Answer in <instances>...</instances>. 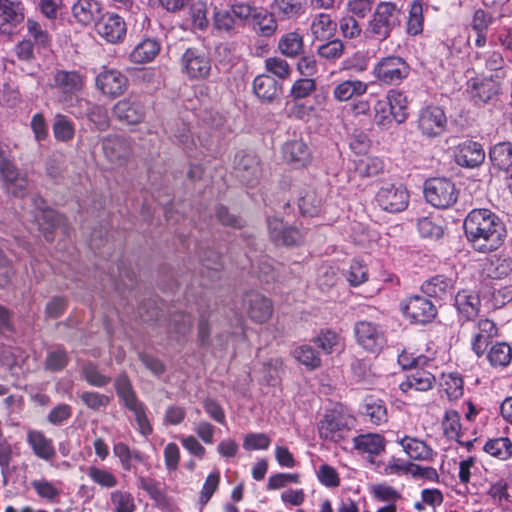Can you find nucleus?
<instances>
[{"mask_svg": "<svg viewBox=\"0 0 512 512\" xmlns=\"http://www.w3.org/2000/svg\"><path fill=\"white\" fill-rule=\"evenodd\" d=\"M467 239L482 253L496 250L502 245L505 228L498 216L488 209H474L464 220Z\"/></svg>", "mask_w": 512, "mask_h": 512, "instance_id": "obj_1", "label": "nucleus"}, {"mask_svg": "<svg viewBox=\"0 0 512 512\" xmlns=\"http://www.w3.org/2000/svg\"><path fill=\"white\" fill-rule=\"evenodd\" d=\"M48 88L55 101L72 114L82 116V110H76L88 101L79 97L85 86V76L77 70L56 69L49 76Z\"/></svg>", "mask_w": 512, "mask_h": 512, "instance_id": "obj_2", "label": "nucleus"}, {"mask_svg": "<svg viewBox=\"0 0 512 512\" xmlns=\"http://www.w3.org/2000/svg\"><path fill=\"white\" fill-rule=\"evenodd\" d=\"M401 10L395 3L380 2L368 21L366 34L379 41L386 40L401 23Z\"/></svg>", "mask_w": 512, "mask_h": 512, "instance_id": "obj_3", "label": "nucleus"}, {"mask_svg": "<svg viewBox=\"0 0 512 512\" xmlns=\"http://www.w3.org/2000/svg\"><path fill=\"white\" fill-rule=\"evenodd\" d=\"M115 389L124 406L134 414L140 434L150 435L153 429L146 414V406L138 399L126 374H121L116 378Z\"/></svg>", "mask_w": 512, "mask_h": 512, "instance_id": "obj_4", "label": "nucleus"}, {"mask_svg": "<svg viewBox=\"0 0 512 512\" xmlns=\"http://www.w3.org/2000/svg\"><path fill=\"white\" fill-rule=\"evenodd\" d=\"M409 74V64L402 57L395 55L380 58L372 69L376 81L386 86L401 84Z\"/></svg>", "mask_w": 512, "mask_h": 512, "instance_id": "obj_5", "label": "nucleus"}, {"mask_svg": "<svg viewBox=\"0 0 512 512\" xmlns=\"http://www.w3.org/2000/svg\"><path fill=\"white\" fill-rule=\"evenodd\" d=\"M424 196L432 206L446 209L456 203L458 191L451 180L432 178L425 182Z\"/></svg>", "mask_w": 512, "mask_h": 512, "instance_id": "obj_6", "label": "nucleus"}, {"mask_svg": "<svg viewBox=\"0 0 512 512\" xmlns=\"http://www.w3.org/2000/svg\"><path fill=\"white\" fill-rule=\"evenodd\" d=\"M181 72L190 80H203L211 73V60L206 51L191 47L180 58Z\"/></svg>", "mask_w": 512, "mask_h": 512, "instance_id": "obj_7", "label": "nucleus"}, {"mask_svg": "<svg viewBox=\"0 0 512 512\" xmlns=\"http://www.w3.org/2000/svg\"><path fill=\"white\" fill-rule=\"evenodd\" d=\"M357 343L367 352L379 353L386 345L383 328L370 321H358L354 326Z\"/></svg>", "mask_w": 512, "mask_h": 512, "instance_id": "obj_8", "label": "nucleus"}, {"mask_svg": "<svg viewBox=\"0 0 512 512\" xmlns=\"http://www.w3.org/2000/svg\"><path fill=\"white\" fill-rule=\"evenodd\" d=\"M500 89L501 85L497 79L476 76L467 81L465 92L475 105L481 106L493 101Z\"/></svg>", "mask_w": 512, "mask_h": 512, "instance_id": "obj_9", "label": "nucleus"}, {"mask_svg": "<svg viewBox=\"0 0 512 512\" xmlns=\"http://www.w3.org/2000/svg\"><path fill=\"white\" fill-rule=\"evenodd\" d=\"M375 200L384 211L398 213L407 208L409 193L402 184H384Z\"/></svg>", "mask_w": 512, "mask_h": 512, "instance_id": "obj_10", "label": "nucleus"}, {"mask_svg": "<svg viewBox=\"0 0 512 512\" xmlns=\"http://www.w3.org/2000/svg\"><path fill=\"white\" fill-rule=\"evenodd\" d=\"M0 186L3 192L15 198H24L30 189L28 174L16 164L0 171Z\"/></svg>", "mask_w": 512, "mask_h": 512, "instance_id": "obj_11", "label": "nucleus"}, {"mask_svg": "<svg viewBox=\"0 0 512 512\" xmlns=\"http://www.w3.org/2000/svg\"><path fill=\"white\" fill-rule=\"evenodd\" d=\"M404 316L415 324L431 322L437 315L436 306L428 299L415 295L401 304Z\"/></svg>", "mask_w": 512, "mask_h": 512, "instance_id": "obj_12", "label": "nucleus"}, {"mask_svg": "<svg viewBox=\"0 0 512 512\" xmlns=\"http://www.w3.org/2000/svg\"><path fill=\"white\" fill-rule=\"evenodd\" d=\"M417 123L422 135L437 137L445 131L447 117L441 107L429 105L420 110Z\"/></svg>", "mask_w": 512, "mask_h": 512, "instance_id": "obj_13", "label": "nucleus"}, {"mask_svg": "<svg viewBox=\"0 0 512 512\" xmlns=\"http://www.w3.org/2000/svg\"><path fill=\"white\" fill-rule=\"evenodd\" d=\"M95 30L101 38L111 44L123 42L127 33V27L124 19L121 16L110 12L99 17L95 23Z\"/></svg>", "mask_w": 512, "mask_h": 512, "instance_id": "obj_14", "label": "nucleus"}, {"mask_svg": "<svg viewBox=\"0 0 512 512\" xmlns=\"http://www.w3.org/2000/svg\"><path fill=\"white\" fill-rule=\"evenodd\" d=\"M33 204L37 209L35 221L39 230L43 233L47 241H52V232L55 228H58L63 224V216L52 209L45 208V201L40 196L33 197Z\"/></svg>", "mask_w": 512, "mask_h": 512, "instance_id": "obj_15", "label": "nucleus"}, {"mask_svg": "<svg viewBox=\"0 0 512 512\" xmlns=\"http://www.w3.org/2000/svg\"><path fill=\"white\" fill-rule=\"evenodd\" d=\"M113 113L120 121L128 125H136L144 120L146 109L139 97L129 96L114 105Z\"/></svg>", "mask_w": 512, "mask_h": 512, "instance_id": "obj_16", "label": "nucleus"}, {"mask_svg": "<svg viewBox=\"0 0 512 512\" xmlns=\"http://www.w3.org/2000/svg\"><path fill=\"white\" fill-rule=\"evenodd\" d=\"M243 309L256 323L268 321L273 312L272 302L258 292H248L243 297Z\"/></svg>", "mask_w": 512, "mask_h": 512, "instance_id": "obj_17", "label": "nucleus"}, {"mask_svg": "<svg viewBox=\"0 0 512 512\" xmlns=\"http://www.w3.org/2000/svg\"><path fill=\"white\" fill-rule=\"evenodd\" d=\"M96 87L106 96L118 97L126 91L128 79L116 69H104L96 77Z\"/></svg>", "mask_w": 512, "mask_h": 512, "instance_id": "obj_18", "label": "nucleus"}, {"mask_svg": "<svg viewBox=\"0 0 512 512\" xmlns=\"http://www.w3.org/2000/svg\"><path fill=\"white\" fill-rule=\"evenodd\" d=\"M102 148L107 160L115 165L122 166L131 154L128 139L118 135H109L102 141Z\"/></svg>", "mask_w": 512, "mask_h": 512, "instance_id": "obj_19", "label": "nucleus"}, {"mask_svg": "<svg viewBox=\"0 0 512 512\" xmlns=\"http://www.w3.org/2000/svg\"><path fill=\"white\" fill-rule=\"evenodd\" d=\"M268 231L270 239L276 245H298L302 242L304 237L300 230L292 226H287L278 218L268 220Z\"/></svg>", "mask_w": 512, "mask_h": 512, "instance_id": "obj_20", "label": "nucleus"}, {"mask_svg": "<svg viewBox=\"0 0 512 512\" xmlns=\"http://www.w3.org/2000/svg\"><path fill=\"white\" fill-rule=\"evenodd\" d=\"M497 335L498 328L492 320L488 318L479 319L476 323V332L471 341L472 351L478 357L483 356L489 343Z\"/></svg>", "mask_w": 512, "mask_h": 512, "instance_id": "obj_21", "label": "nucleus"}, {"mask_svg": "<svg viewBox=\"0 0 512 512\" xmlns=\"http://www.w3.org/2000/svg\"><path fill=\"white\" fill-rule=\"evenodd\" d=\"M319 436L325 440L338 442L344 437L348 426L342 415L337 413L326 414L319 422Z\"/></svg>", "mask_w": 512, "mask_h": 512, "instance_id": "obj_22", "label": "nucleus"}, {"mask_svg": "<svg viewBox=\"0 0 512 512\" xmlns=\"http://www.w3.org/2000/svg\"><path fill=\"white\" fill-rule=\"evenodd\" d=\"M455 158L460 166L473 168L483 163L485 151L478 142L466 140L458 145Z\"/></svg>", "mask_w": 512, "mask_h": 512, "instance_id": "obj_23", "label": "nucleus"}, {"mask_svg": "<svg viewBox=\"0 0 512 512\" xmlns=\"http://www.w3.org/2000/svg\"><path fill=\"white\" fill-rule=\"evenodd\" d=\"M436 382V377L428 370L415 368L406 375L404 381L399 384V389L404 393L411 391L424 392L430 390Z\"/></svg>", "mask_w": 512, "mask_h": 512, "instance_id": "obj_24", "label": "nucleus"}, {"mask_svg": "<svg viewBox=\"0 0 512 512\" xmlns=\"http://www.w3.org/2000/svg\"><path fill=\"white\" fill-rule=\"evenodd\" d=\"M237 177L247 185L253 186L260 175L259 161L253 154H238L235 159Z\"/></svg>", "mask_w": 512, "mask_h": 512, "instance_id": "obj_25", "label": "nucleus"}, {"mask_svg": "<svg viewBox=\"0 0 512 512\" xmlns=\"http://www.w3.org/2000/svg\"><path fill=\"white\" fill-rule=\"evenodd\" d=\"M480 306L479 296L470 290H461L455 296V307L465 321L473 320L478 315Z\"/></svg>", "mask_w": 512, "mask_h": 512, "instance_id": "obj_26", "label": "nucleus"}, {"mask_svg": "<svg viewBox=\"0 0 512 512\" xmlns=\"http://www.w3.org/2000/svg\"><path fill=\"white\" fill-rule=\"evenodd\" d=\"M24 19V7L18 0H0V27L6 32L7 26L16 27Z\"/></svg>", "mask_w": 512, "mask_h": 512, "instance_id": "obj_27", "label": "nucleus"}, {"mask_svg": "<svg viewBox=\"0 0 512 512\" xmlns=\"http://www.w3.org/2000/svg\"><path fill=\"white\" fill-rule=\"evenodd\" d=\"M493 23L494 17L490 12L481 8L474 11L470 27L476 34L474 44L477 48H483L486 45L488 30Z\"/></svg>", "mask_w": 512, "mask_h": 512, "instance_id": "obj_28", "label": "nucleus"}, {"mask_svg": "<svg viewBox=\"0 0 512 512\" xmlns=\"http://www.w3.org/2000/svg\"><path fill=\"white\" fill-rule=\"evenodd\" d=\"M368 90V84L358 80H344L333 88V97L338 102H347L363 96Z\"/></svg>", "mask_w": 512, "mask_h": 512, "instance_id": "obj_29", "label": "nucleus"}, {"mask_svg": "<svg viewBox=\"0 0 512 512\" xmlns=\"http://www.w3.org/2000/svg\"><path fill=\"white\" fill-rule=\"evenodd\" d=\"M27 442L32 448L34 454L40 459L49 461L56 455L52 439L47 438L41 431H29L27 434Z\"/></svg>", "mask_w": 512, "mask_h": 512, "instance_id": "obj_30", "label": "nucleus"}, {"mask_svg": "<svg viewBox=\"0 0 512 512\" xmlns=\"http://www.w3.org/2000/svg\"><path fill=\"white\" fill-rule=\"evenodd\" d=\"M282 153L284 159L296 167L305 166L311 155L307 144L301 139L286 142L282 148Z\"/></svg>", "mask_w": 512, "mask_h": 512, "instance_id": "obj_31", "label": "nucleus"}, {"mask_svg": "<svg viewBox=\"0 0 512 512\" xmlns=\"http://www.w3.org/2000/svg\"><path fill=\"white\" fill-rule=\"evenodd\" d=\"M161 45L155 38H144L131 51L129 58L135 64L151 62L159 54Z\"/></svg>", "mask_w": 512, "mask_h": 512, "instance_id": "obj_32", "label": "nucleus"}, {"mask_svg": "<svg viewBox=\"0 0 512 512\" xmlns=\"http://www.w3.org/2000/svg\"><path fill=\"white\" fill-rule=\"evenodd\" d=\"M454 287L452 278L445 275H436L421 285V290L429 297L445 299L451 294Z\"/></svg>", "mask_w": 512, "mask_h": 512, "instance_id": "obj_33", "label": "nucleus"}, {"mask_svg": "<svg viewBox=\"0 0 512 512\" xmlns=\"http://www.w3.org/2000/svg\"><path fill=\"white\" fill-rule=\"evenodd\" d=\"M100 13L101 4L96 0H78L72 7L73 17L82 25L98 20Z\"/></svg>", "mask_w": 512, "mask_h": 512, "instance_id": "obj_34", "label": "nucleus"}, {"mask_svg": "<svg viewBox=\"0 0 512 512\" xmlns=\"http://www.w3.org/2000/svg\"><path fill=\"white\" fill-rule=\"evenodd\" d=\"M337 24L327 13H318L312 17L310 31L316 40H328L334 36Z\"/></svg>", "mask_w": 512, "mask_h": 512, "instance_id": "obj_35", "label": "nucleus"}, {"mask_svg": "<svg viewBox=\"0 0 512 512\" xmlns=\"http://www.w3.org/2000/svg\"><path fill=\"white\" fill-rule=\"evenodd\" d=\"M253 91L262 101L272 102L280 92L276 80L268 74H260L253 80Z\"/></svg>", "mask_w": 512, "mask_h": 512, "instance_id": "obj_36", "label": "nucleus"}, {"mask_svg": "<svg viewBox=\"0 0 512 512\" xmlns=\"http://www.w3.org/2000/svg\"><path fill=\"white\" fill-rule=\"evenodd\" d=\"M354 448L361 453L379 455L385 450V439L376 433L361 434L353 439Z\"/></svg>", "mask_w": 512, "mask_h": 512, "instance_id": "obj_37", "label": "nucleus"}, {"mask_svg": "<svg viewBox=\"0 0 512 512\" xmlns=\"http://www.w3.org/2000/svg\"><path fill=\"white\" fill-rule=\"evenodd\" d=\"M409 458L414 460H430L433 456V450L425 442L405 436L397 441Z\"/></svg>", "mask_w": 512, "mask_h": 512, "instance_id": "obj_38", "label": "nucleus"}, {"mask_svg": "<svg viewBox=\"0 0 512 512\" xmlns=\"http://www.w3.org/2000/svg\"><path fill=\"white\" fill-rule=\"evenodd\" d=\"M27 36L26 39L33 42L37 53L49 48L51 44V35L45 27L35 19L28 18L26 21Z\"/></svg>", "mask_w": 512, "mask_h": 512, "instance_id": "obj_39", "label": "nucleus"}, {"mask_svg": "<svg viewBox=\"0 0 512 512\" xmlns=\"http://www.w3.org/2000/svg\"><path fill=\"white\" fill-rule=\"evenodd\" d=\"M279 52L288 58H296L304 49L303 37L296 31L282 35L278 41Z\"/></svg>", "mask_w": 512, "mask_h": 512, "instance_id": "obj_40", "label": "nucleus"}, {"mask_svg": "<svg viewBox=\"0 0 512 512\" xmlns=\"http://www.w3.org/2000/svg\"><path fill=\"white\" fill-rule=\"evenodd\" d=\"M385 100L394 114V120L398 124L404 123L408 118V99L404 92L391 89L387 92Z\"/></svg>", "mask_w": 512, "mask_h": 512, "instance_id": "obj_41", "label": "nucleus"}, {"mask_svg": "<svg viewBox=\"0 0 512 512\" xmlns=\"http://www.w3.org/2000/svg\"><path fill=\"white\" fill-rule=\"evenodd\" d=\"M86 474L91 481L103 489H112L118 485L117 476L105 467L95 465L86 468Z\"/></svg>", "mask_w": 512, "mask_h": 512, "instance_id": "obj_42", "label": "nucleus"}, {"mask_svg": "<svg viewBox=\"0 0 512 512\" xmlns=\"http://www.w3.org/2000/svg\"><path fill=\"white\" fill-rule=\"evenodd\" d=\"M489 157L495 167L508 171L512 168V144L502 142L494 145L489 152Z\"/></svg>", "mask_w": 512, "mask_h": 512, "instance_id": "obj_43", "label": "nucleus"}, {"mask_svg": "<svg viewBox=\"0 0 512 512\" xmlns=\"http://www.w3.org/2000/svg\"><path fill=\"white\" fill-rule=\"evenodd\" d=\"M273 7L283 19H295L305 13V0H274Z\"/></svg>", "mask_w": 512, "mask_h": 512, "instance_id": "obj_44", "label": "nucleus"}, {"mask_svg": "<svg viewBox=\"0 0 512 512\" xmlns=\"http://www.w3.org/2000/svg\"><path fill=\"white\" fill-rule=\"evenodd\" d=\"M264 67L268 75L278 78L279 80H287L292 74L290 64L279 56L268 57L264 61Z\"/></svg>", "mask_w": 512, "mask_h": 512, "instance_id": "obj_45", "label": "nucleus"}, {"mask_svg": "<svg viewBox=\"0 0 512 512\" xmlns=\"http://www.w3.org/2000/svg\"><path fill=\"white\" fill-rule=\"evenodd\" d=\"M292 356L309 369H316L321 365V359L316 350L308 344H302L294 348Z\"/></svg>", "mask_w": 512, "mask_h": 512, "instance_id": "obj_46", "label": "nucleus"}, {"mask_svg": "<svg viewBox=\"0 0 512 512\" xmlns=\"http://www.w3.org/2000/svg\"><path fill=\"white\" fill-rule=\"evenodd\" d=\"M313 342L326 354H330L342 346L341 336L331 329L321 330Z\"/></svg>", "mask_w": 512, "mask_h": 512, "instance_id": "obj_47", "label": "nucleus"}, {"mask_svg": "<svg viewBox=\"0 0 512 512\" xmlns=\"http://www.w3.org/2000/svg\"><path fill=\"white\" fill-rule=\"evenodd\" d=\"M484 450L493 457L506 460L512 456V442L507 437L491 439L486 442Z\"/></svg>", "mask_w": 512, "mask_h": 512, "instance_id": "obj_48", "label": "nucleus"}, {"mask_svg": "<svg viewBox=\"0 0 512 512\" xmlns=\"http://www.w3.org/2000/svg\"><path fill=\"white\" fill-rule=\"evenodd\" d=\"M487 358L494 367H506L512 358V349L505 342L493 345L488 351Z\"/></svg>", "mask_w": 512, "mask_h": 512, "instance_id": "obj_49", "label": "nucleus"}, {"mask_svg": "<svg viewBox=\"0 0 512 512\" xmlns=\"http://www.w3.org/2000/svg\"><path fill=\"white\" fill-rule=\"evenodd\" d=\"M255 30L263 37H270L277 31V21L273 14L267 11L256 12L253 15Z\"/></svg>", "mask_w": 512, "mask_h": 512, "instance_id": "obj_50", "label": "nucleus"}, {"mask_svg": "<svg viewBox=\"0 0 512 512\" xmlns=\"http://www.w3.org/2000/svg\"><path fill=\"white\" fill-rule=\"evenodd\" d=\"M344 276L351 286L356 287L368 280V268L363 261L353 259L349 268L345 271Z\"/></svg>", "mask_w": 512, "mask_h": 512, "instance_id": "obj_51", "label": "nucleus"}, {"mask_svg": "<svg viewBox=\"0 0 512 512\" xmlns=\"http://www.w3.org/2000/svg\"><path fill=\"white\" fill-rule=\"evenodd\" d=\"M489 276L495 279H502L512 273V257L506 255L494 256L488 267Z\"/></svg>", "mask_w": 512, "mask_h": 512, "instance_id": "obj_52", "label": "nucleus"}, {"mask_svg": "<svg viewBox=\"0 0 512 512\" xmlns=\"http://www.w3.org/2000/svg\"><path fill=\"white\" fill-rule=\"evenodd\" d=\"M321 199L312 189L303 191L298 200V206L303 215L315 216L320 211Z\"/></svg>", "mask_w": 512, "mask_h": 512, "instance_id": "obj_53", "label": "nucleus"}, {"mask_svg": "<svg viewBox=\"0 0 512 512\" xmlns=\"http://www.w3.org/2000/svg\"><path fill=\"white\" fill-rule=\"evenodd\" d=\"M110 503L114 512H133L136 508L132 494L119 489L110 493Z\"/></svg>", "mask_w": 512, "mask_h": 512, "instance_id": "obj_54", "label": "nucleus"}, {"mask_svg": "<svg viewBox=\"0 0 512 512\" xmlns=\"http://www.w3.org/2000/svg\"><path fill=\"white\" fill-rule=\"evenodd\" d=\"M385 99H379L373 106V121L382 128H389L394 120V114Z\"/></svg>", "mask_w": 512, "mask_h": 512, "instance_id": "obj_55", "label": "nucleus"}, {"mask_svg": "<svg viewBox=\"0 0 512 512\" xmlns=\"http://www.w3.org/2000/svg\"><path fill=\"white\" fill-rule=\"evenodd\" d=\"M344 44L339 39L328 41L317 48V54L320 58H323L330 62H335L340 59L344 54Z\"/></svg>", "mask_w": 512, "mask_h": 512, "instance_id": "obj_56", "label": "nucleus"}, {"mask_svg": "<svg viewBox=\"0 0 512 512\" xmlns=\"http://www.w3.org/2000/svg\"><path fill=\"white\" fill-rule=\"evenodd\" d=\"M441 385L449 399H458L463 395V379L458 373L443 374Z\"/></svg>", "mask_w": 512, "mask_h": 512, "instance_id": "obj_57", "label": "nucleus"}, {"mask_svg": "<svg viewBox=\"0 0 512 512\" xmlns=\"http://www.w3.org/2000/svg\"><path fill=\"white\" fill-rule=\"evenodd\" d=\"M383 169V162L377 157H366L356 162L355 170L360 177H373Z\"/></svg>", "mask_w": 512, "mask_h": 512, "instance_id": "obj_58", "label": "nucleus"}, {"mask_svg": "<svg viewBox=\"0 0 512 512\" xmlns=\"http://www.w3.org/2000/svg\"><path fill=\"white\" fill-rule=\"evenodd\" d=\"M69 358L67 352L57 347L48 351L45 359V369L51 372L63 370L68 364Z\"/></svg>", "mask_w": 512, "mask_h": 512, "instance_id": "obj_59", "label": "nucleus"}, {"mask_svg": "<svg viewBox=\"0 0 512 512\" xmlns=\"http://www.w3.org/2000/svg\"><path fill=\"white\" fill-rule=\"evenodd\" d=\"M208 5L203 0H196L191 3L190 15L195 28L204 30L208 27L209 20L207 17Z\"/></svg>", "mask_w": 512, "mask_h": 512, "instance_id": "obj_60", "label": "nucleus"}, {"mask_svg": "<svg viewBox=\"0 0 512 512\" xmlns=\"http://www.w3.org/2000/svg\"><path fill=\"white\" fill-rule=\"evenodd\" d=\"M442 427L448 438L458 440L461 434L460 414L455 410L446 411Z\"/></svg>", "mask_w": 512, "mask_h": 512, "instance_id": "obj_61", "label": "nucleus"}, {"mask_svg": "<svg viewBox=\"0 0 512 512\" xmlns=\"http://www.w3.org/2000/svg\"><path fill=\"white\" fill-rule=\"evenodd\" d=\"M423 30V7L418 1L411 4L409 18L407 23V31L410 35H418Z\"/></svg>", "mask_w": 512, "mask_h": 512, "instance_id": "obj_62", "label": "nucleus"}, {"mask_svg": "<svg viewBox=\"0 0 512 512\" xmlns=\"http://www.w3.org/2000/svg\"><path fill=\"white\" fill-rule=\"evenodd\" d=\"M31 485L39 497L50 502L55 501L60 495V489L44 478L33 480Z\"/></svg>", "mask_w": 512, "mask_h": 512, "instance_id": "obj_63", "label": "nucleus"}, {"mask_svg": "<svg viewBox=\"0 0 512 512\" xmlns=\"http://www.w3.org/2000/svg\"><path fill=\"white\" fill-rule=\"evenodd\" d=\"M316 90V81L313 78L297 79L291 86L290 96L295 100L304 99Z\"/></svg>", "mask_w": 512, "mask_h": 512, "instance_id": "obj_64", "label": "nucleus"}]
</instances>
